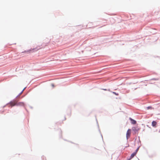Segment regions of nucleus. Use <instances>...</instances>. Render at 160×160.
Listing matches in <instances>:
<instances>
[{
	"label": "nucleus",
	"mask_w": 160,
	"mask_h": 160,
	"mask_svg": "<svg viewBox=\"0 0 160 160\" xmlns=\"http://www.w3.org/2000/svg\"><path fill=\"white\" fill-rule=\"evenodd\" d=\"M140 128L138 126L133 127L132 128V130L134 132V134L138 133V131L140 130Z\"/></svg>",
	"instance_id": "nucleus-2"
},
{
	"label": "nucleus",
	"mask_w": 160,
	"mask_h": 160,
	"mask_svg": "<svg viewBox=\"0 0 160 160\" xmlns=\"http://www.w3.org/2000/svg\"><path fill=\"white\" fill-rule=\"evenodd\" d=\"M17 102V100H13L12 101H11L8 104V105H9V107H11V108L12 107L16 105Z\"/></svg>",
	"instance_id": "nucleus-1"
},
{
	"label": "nucleus",
	"mask_w": 160,
	"mask_h": 160,
	"mask_svg": "<svg viewBox=\"0 0 160 160\" xmlns=\"http://www.w3.org/2000/svg\"><path fill=\"white\" fill-rule=\"evenodd\" d=\"M129 119L131 121V123L132 124H136V122L135 120L133 119H132L131 118H130Z\"/></svg>",
	"instance_id": "nucleus-5"
},
{
	"label": "nucleus",
	"mask_w": 160,
	"mask_h": 160,
	"mask_svg": "<svg viewBox=\"0 0 160 160\" xmlns=\"http://www.w3.org/2000/svg\"><path fill=\"white\" fill-rule=\"evenodd\" d=\"M131 129H128L127 132L126 136L127 139H128L130 137L131 134Z\"/></svg>",
	"instance_id": "nucleus-3"
},
{
	"label": "nucleus",
	"mask_w": 160,
	"mask_h": 160,
	"mask_svg": "<svg viewBox=\"0 0 160 160\" xmlns=\"http://www.w3.org/2000/svg\"><path fill=\"white\" fill-rule=\"evenodd\" d=\"M157 124V122L155 121H153L152 122V126L154 127H156Z\"/></svg>",
	"instance_id": "nucleus-6"
},
{
	"label": "nucleus",
	"mask_w": 160,
	"mask_h": 160,
	"mask_svg": "<svg viewBox=\"0 0 160 160\" xmlns=\"http://www.w3.org/2000/svg\"><path fill=\"white\" fill-rule=\"evenodd\" d=\"M24 104L23 102H18L17 101L16 106H24Z\"/></svg>",
	"instance_id": "nucleus-4"
},
{
	"label": "nucleus",
	"mask_w": 160,
	"mask_h": 160,
	"mask_svg": "<svg viewBox=\"0 0 160 160\" xmlns=\"http://www.w3.org/2000/svg\"><path fill=\"white\" fill-rule=\"evenodd\" d=\"M103 90H105V91H106L107 90L106 89H103Z\"/></svg>",
	"instance_id": "nucleus-10"
},
{
	"label": "nucleus",
	"mask_w": 160,
	"mask_h": 160,
	"mask_svg": "<svg viewBox=\"0 0 160 160\" xmlns=\"http://www.w3.org/2000/svg\"><path fill=\"white\" fill-rule=\"evenodd\" d=\"M112 92L114 94H115L116 95L118 96L119 95L118 93H117L115 92Z\"/></svg>",
	"instance_id": "nucleus-7"
},
{
	"label": "nucleus",
	"mask_w": 160,
	"mask_h": 160,
	"mask_svg": "<svg viewBox=\"0 0 160 160\" xmlns=\"http://www.w3.org/2000/svg\"><path fill=\"white\" fill-rule=\"evenodd\" d=\"M138 149H136V151H135V152H136V153H137V152H138Z\"/></svg>",
	"instance_id": "nucleus-9"
},
{
	"label": "nucleus",
	"mask_w": 160,
	"mask_h": 160,
	"mask_svg": "<svg viewBox=\"0 0 160 160\" xmlns=\"http://www.w3.org/2000/svg\"><path fill=\"white\" fill-rule=\"evenodd\" d=\"M147 108L148 109H151V107H147Z\"/></svg>",
	"instance_id": "nucleus-8"
}]
</instances>
